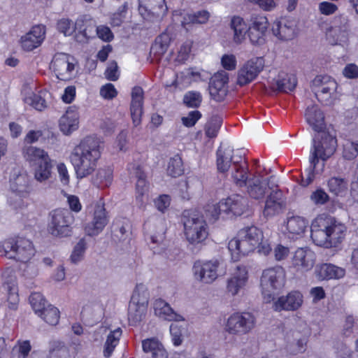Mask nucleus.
I'll list each match as a JSON object with an SVG mask.
<instances>
[{"instance_id":"cd10ccee","label":"nucleus","mask_w":358,"mask_h":358,"mask_svg":"<svg viewBox=\"0 0 358 358\" xmlns=\"http://www.w3.org/2000/svg\"><path fill=\"white\" fill-rule=\"evenodd\" d=\"M248 279V271L245 266L238 265L233 276L227 282V290L236 295L240 289L245 286Z\"/></svg>"},{"instance_id":"0eeeda50","label":"nucleus","mask_w":358,"mask_h":358,"mask_svg":"<svg viewBox=\"0 0 358 358\" xmlns=\"http://www.w3.org/2000/svg\"><path fill=\"white\" fill-rule=\"evenodd\" d=\"M4 256L17 262L27 263L35 255L33 243L23 237L10 238L2 243Z\"/></svg>"},{"instance_id":"7c9ffc66","label":"nucleus","mask_w":358,"mask_h":358,"mask_svg":"<svg viewBox=\"0 0 358 358\" xmlns=\"http://www.w3.org/2000/svg\"><path fill=\"white\" fill-rule=\"evenodd\" d=\"M308 225L307 220L301 216H292L287 217L286 229L292 235L291 238H296V236L302 235Z\"/></svg>"},{"instance_id":"69168bd1","label":"nucleus","mask_w":358,"mask_h":358,"mask_svg":"<svg viewBox=\"0 0 358 358\" xmlns=\"http://www.w3.org/2000/svg\"><path fill=\"white\" fill-rule=\"evenodd\" d=\"M95 31L97 36L105 42H110L114 38V35L110 29L106 25L96 27Z\"/></svg>"},{"instance_id":"5fc2aeb1","label":"nucleus","mask_w":358,"mask_h":358,"mask_svg":"<svg viewBox=\"0 0 358 358\" xmlns=\"http://www.w3.org/2000/svg\"><path fill=\"white\" fill-rule=\"evenodd\" d=\"M87 249V243L85 238H81L74 246L72 253L70 256L71 262L76 264L80 262L84 256Z\"/></svg>"},{"instance_id":"2eb2a0df","label":"nucleus","mask_w":358,"mask_h":358,"mask_svg":"<svg viewBox=\"0 0 358 358\" xmlns=\"http://www.w3.org/2000/svg\"><path fill=\"white\" fill-rule=\"evenodd\" d=\"M231 162L233 166L231 178L234 182L239 187L246 186L249 169L245 154L241 150L234 151L232 149Z\"/></svg>"},{"instance_id":"9d476101","label":"nucleus","mask_w":358,"mask_h":358,"mask_svg":"<svg viewBox=\"0 0 358 358\" xmlns=\"http://www.w3.org/2000/svg\"><path fill=\"white\" fill-rule=\"evenodd\" d=\"M248 36L253 45H264L269 27L267 17L263 14L252 13L248 20Z\"/></svg>"},{"instance_id":"ddd939ff","label":"nucleus","mask_w":358,"mask_h":358,"mask_svg":"<svg viewBox=\"0 0 358 358\" xmlns=\"http://www.w3.org/2000/svg\"><path fill=\"white\" fill-rule=\"evenodd\" d=\"M245 201L244 197L238 194L229 196L225 200L210 206V208H212V217L215 220H217L221 211L227 214L231 213L235 216H240L245 211Z\"/></svg>"},{"instance_id":"58836bf2","label":"nucleus","mask_w":358,"mask_h":358,"mask_svg":"<svg viewBox=\"0 0 358 358\" xmlns=\"http://www.w3.org/2000/svg\"><path fill=\"white\" fill-rule=\"evenodd\" d=\"M223 117L221 115H213L205 126V134L209 138H215L222 127Z\"/></svg>"},{"instance_id":"a18cd8bd","label":"nucleus","mask_w":358,"mask_h":358,"mask_svg":"<svg viewBox=\"0 0 358 358\" xmlns=\"http://www.w3.org/2000/svg\"><path fill=\"white\" fill-rule=\"evenodd\" d=\"M229 83V74L220 70L215 73L210 79L209 90H223Z\"/></svg>"},{"instance_id":"c85d7f7f","label":"nucleus","mask_w":358,"mask_h":358,"mask_svg":"<svg viewBox=\"0 0 358 358\" xmlns=\"http://www.w3.org/2000/svg\"><path fill=\"white\" fill-rule=\"evenodd\" d=\"M144 91H132L130 104V113L133 124L135 127L141 123L143 114Z\"/></svg>"},{"instance_id":"79ce46f5","label":"nucleus","mask_w":358,"mask_h":358,"mask_svg":"<svg viewBox=\"0 0 358 358\" xmlns=\"http://www.w3.org/2000/svg\"><path fill=\"white\" fill-rule=\"evenodd\" d=\"M47 324L55 326L59 323L60 318V312L59 309L52 305L43 309L41 312L37 313Z\"/></svg>"},{"instance_id":"c9c22d12","label":"nucleus","mask_w":358,"mask_h":358,"mask_svg":"<svg viewBox=\"0 0 358 358\" xmlns=\"http://www.w3.org/2000/svg\"><path fill=\"white\" fill-rule=\"evenodd\" d=\"M275 83L278 87L276 90H295L298 81L296 74L280 71Z\"/></svg>"},{"instance_id":"4c0bfd02","label":"nucleus","mask_w":358,"mask_h":358,"mask_svg":"<svg viewBox=\"0 0 358 358\" xmlns=\"http://www.w3.org/2000/svg\"><path fill=\"white\" fill-rule=\"evenodd\" d=\"M327 187L329 192L335 196H344L348 189V181L342 178L331 177L327 182Z\"/></svg>"},{"instance_id":"473e14b6","label":"nucleus","mask_w":358,"mask_h":358,"mask_svg":"<svg viewBox=\"0 0 358 358\" xmlns=\"http://www.w3.org/2000/svg\"><path fill=\"white\" fill-rule=\"evenodd\" d=\"M142 348L145 352H151L152 358H167L166 351L162 343L155 338L143 340Z\"/></svg>"},{"instance_id":"338daca9","label":"nucleus","mask_w":358,"mask_h":358,"mask_svg":"<svg viewBox=\"0 0 358 358\" xmlns=\"http://www.w3.org/2000/svg\"><path fill=\"white\" fill-rule=\"evenodd\" d=\"M221 64L227 71H234L236 68L237 61L235 55L224 54L221 58Z\"/></svg>"},{"instance_id":"7ed1b4c3","label":"nucleus","mask_w":358,"mask_h":358,"mask_svg":"<svg viewBox=\"0 0 358 358\" xmlns=\"http://www.w3.org/2000/svg\"><path fill=\"white\" fill-rule=\"evenodd\" d=\"M101 141L94 136H87L73 150L70 159L77 178H85L95 171L101 157Z\"/></svg>"},{"instance_id":"c756f323","label":"nucleus","mask_w":358,"mask_h":358,"mask_svg":"<svg viewBox=\"0 0 358 358\" xmlns=\"http://www.w3.org/2000/svg\"><path fill=\"white\" fill-rule=\"evenodd\" d=\"M210 18V13L206 10H198L182 15L181 27L188 31L194 24H206Z\"/></svg>"},{"instance_id":"4468645a","label":"nucleus","mask_w":358,"mask_h":358,"mask_svg":"<svg viewBox=\"0 0 358 358\" xmlns=\"http://www.w3.org/2000/svg\"><path fill=\"white\" fill-rule=\"evenodd\" d=\"M286 273L284 268L281 266H275L268 268L263 271L261 277V286L262 293L271 292L283 286L285 281Z\"/></svg>"},{"instance_id":"3c124183","label":"nucleus","mask_w":358,"mask_h":358,"mask_svg":"<svg viewBox=\"0 0 358 358\" xmlns=\"http://www.w3.org/2000/svg\"><path fill=\"white\" fill-rule=\"evenodd\" d=\"M3 287L8 292V301L11 304L12 308H15L19 302L18 287L15 280L5 282Z\"/></svg>"},{"instance_id":"1a4fd4ad","label":"nucleus","mask_w":358,"mask_h":358,"mask_svg":"<svg viewBox=\"0 0 358 358\" xmlns=\"http://www.w3.org/2000/svg\"><path fill=\"white\" fill-rule=\"evenodd\" d=\"M76 64L73 57L66 53L57 52L51 61L50 68L59 80L69 81L74 78L77 73Z\"/></svg>"},{"instance_id":"8fccbe9b","label":"nucleus","mask_w":358,"mask_h":358,"mask_svg":"<svg viewBox=\"0 0 358 358\" xmlns=\"http://www.w3.org/2000/svg\"><path fill=\"white\" fill-rule=\"evenodd\" d=\"M24 101L39 111H42L46 108L45 100L41 95L35 94L33 91L29 92L25 95Z\"/></svg>"},{"instance_id":"aec40b11","label":"nucleus","mask_w":358,"mask_h":358,"mask_svg":"<svg viewBox=\"0 0 358 358\" xmlns=\"http://www.w3.org/2000/svg\"><path fill=\"white\" fill-rule=\"evenodd\" d=\"M46 27L43 24L33 26L29 32L21 36L20 43L23 50L31 52L41 45L45 38Z\"/></svg>"},{"instance_id":"393cba45","label":"nucleus","mask_w":358,"mask_h":358,"mask_svg":"<svg viewBox=\"0 0 358 358\" xmlns=\"http://www.w3.org/2000/svg\"><path fill=\"white\" fill-rule=\"evenodd\" d=\"M285 204L282 199V192L276 189L267 196L263 214L266 217H273L282 212Z\"/></svg>"},{"instance_id":"4be33fe9","label":"nucleus","mask_w":358,"mask_h":358,"mask_svg":"<svg viewBox=\"0 0 358 358\" xmlns=\"http://www.w3.org/2000/svg\"><path fill=\"white\" fill-rule=\"evenodd\" d=\"M292 266L298 271H308L315 263V254L310 249L299 248L292 257Z\"/></svg>"},{"instance_id":"13d9d810","label":"nucleus","mask_w":358,"mask_h":358,"mask_svg":"<svg viewBox=\"0 0 358 358\" xmlns=\"http://www.w3.org/2000/svg\"><path fill=\"white\" fill-rule=\"evenodd\" d=\"M127 11V3L125 2L119 7L117 12L114 13L111 17L110 24L112 27H120L123 23Z\"/></svg>"},{"instance_id":"bb28decb","label":"nucleus","mask_w":358,"mask_h":358,"mask_svg":"<svg viewBox=\"0 0 358 358\" xmlns=\"http://www.w3.org/2000/svg\"><path fill=\"white\" fill-rule=\"evenodd\" d=\"M273 34L281 41H289L295 36V24L287 19L275 20L271 26Z\"/></svg>"},{"instance_id":"864d4df0","label":"nucleus","mask_w":358,"mask_h":358,"mask_svg":"<svg viewBox=\"0 0 358 358\" xmlns=\"http://www.w3.org/2000/svg\"><path fill=\"white\" fill-rule=\"evenodd\" d=\"M113 181V170L110 167L99 169L95 182L100 186H109Z\"/></svg>"},{"instance_id":"6ab92c4d","label":"nucleus","mask_w":358,"mask_h":358,"mask_svg":"<svg viewBox=\"0 0 358 358\" xmlns=\"http://www.w3.org/2000/svg\"><path fill=\"white\" fill-rule=\"evenodd\" d=\"M194 77H200V73L190 69L180 73L170 71L164 74L162 83L166 88L174 87L176 89L181 90L189 87Z\"/></svg>"},{"instance_id":"37998d69","label":"nucleus","mask_w":358,"mask_h":358,"mask_svg":"<svg viewBox=\"0 0 358 358\" xmlns=\"http://www.w3.org/2000/svg\"><path fill=\"white\" fill-rule=\"evenodd\" d=\"M248 192L250 197L259 199L264 196L266 187L259 178H252L248 180Z\"/></svg>"},{"instance_id":"c03bdc74","label":"nucleus","mask_w":358,"mask_h":358,"mask_svg":"<svg viewBox=\"0 0 358 358\" xmlns=\"http://www.w3.org/2000/svg\"><path fill=\"white\" fill-rule=\"evenodd\" d=\"M114 231L119 233L116 236L120 240L124 241L129 237L131 230L130 222L125 217L116 218L113 222Z\"/></svg>"},{"instance_id":"e2e57ef3","label":"nucleus","mask_w":358,"mask_h":358,"mask_svg":"<svg viewBox=\"0 0 358 358\" xmlns=\"http://www.w3.org/2000/svg\"><path fill=\"white\" fill-rule=\"evenodd\" d=\"M310 200L316 205H324L329 201V196L322 188H317L310 194Z\"/></svg>"},{"instance_id":"f257e3e1","label":"nucleus","mask_w":358,"mask_h":358,"mask_svg":"<svg viewBox=\"0 0 358 358\" xmlns=\"http://www.w3.org/2000/svg\"><path fill=\"white\" fill-rule=\"evenodd\" d=\"M305 118L312 129L317 133L310 150V162L315 167L320 159L327 161L334 155L337 148V138L335 134H332L327 129L324 114L318 106L313 104L308 106Z\"/></svg>"},{"instance_id":"a19ab883","label":"nucleus","mask_w":358,"mask_h":358,"mask_svg":"<svg viewBox=\"0 0 358 358\" xmlns=\"http://www.w3.org/2000/svg\"><path fill=\"white\" fill-rule=\"evenodd\" d=\"M149 292L143 284H137L134 289L129 303L141 306L143 302L145 306H148Z\"/></svg>"},{"instance_id":"f704fd0d","label":"nucleus","mask_w":358,"mask_h":358,"mask_svg":"<svg viewBox=\"0 0 358 358\" xmlns=\"http://www.w3.org/2000/svg\"><path fill=\"white\" fill-rule=\"evenodd\" d=\"M147 310L148 307L143 305V302L141 306L129 303L128 309V321L129 324L131 326L138 324L145 317Z\"/></svg>"},{"instance_id":"5701e85b","label":"nucleus","mask_w":358,"mask_h":358,"mask_svg":"<svg viewBox=\"0 0 358 358\" xmlns=\"http://www.w3.org/2000/svg\"><path fill=\"white\" fill-rule=\"evenodd\" d=\"M228 249L231 253V259L234 262L239 261L241 257L255 251L256 248L245 238L237 236L228 243Z\"/></svg>"},{"instance_id":"f03ea898","label":"nucleus","mask_w":358,"mask_h":358,"mask_svg":"<svg viewBox=\"0 0 358 358\" xmlns=\"http://www.w3.org/2000/svg\"><path fill=\"white\" fill-rule=\"evenodd\" d=\"M311 238L313 242L325 248L338 247L344 241L347 227L328 214L318 215L310 226Z\"/></svg>"},{"instance_id":"de8ad7c7","label":"nucleus","mask_w":358,"mask_h":358,"mask_svg":"<svg viewBox=\"0 0 358 358\" xmlns=\"http://www.w3.org/2000/svg\"><path fill=\"white\" fill-rule=\"evenodd\" d=\"M166 171L172 178L179 177L184 173L183 162L178 155L170 158Z\"/></svg>"},{"instance_id":"72a5a7b5","label":"nucleus","mask_w":358,"mask_h":358,"mask_svg":"<svg viewBox=\"0 0 358 358\" xmlns=\"http://www.w3.org/2000/svg\"><path fill=\"white\" fill-rule=\"evenodd\" d=\"M248 27L244 19L238 15H234L231 20V27L234 31V41L236 43H241L248 34Z\"/></svg>"},{"instance_id":"4d7b16f0","label":"nucleus","mask_w":358,"mask_h":358,"mask_svg":"<svg viewBox=\"0 0 358 358\" xmlns=\"http://www.w3.org/2000/svg\"><path fill=\"white\" fill-rule=\"evenodd\" d=\"M29 299L32 308L36 314L46 308L45 304L47 301L44 296L39 292L31 293Z\"/></svg>"},{"instance_id":"9b49d317","label":"nucleus","mask_w":358,"mask_h":358,"mask_svg":"<svg viewBox=\"0 0 358 358\" xmlns=\"http://www.w3.org/2000/svg\"><path fill=\"white\" fill-rule=\"evenodd\" d=\"M255 317L248 312H236L227 319L225 330L234 335H243L250 331L255 327Z\"/></svg>"},{"instance_id":"2f4dec72","label":"nucleus","mask_w":358,"mask_h":358,"mask_svg":"<svg viewBox=\"0 0 358 358\" xmlns=\"http://www.w3.org/2000/svg\"><path fill=\"white\" fill-rule=\"evenodd\" d=\"M232 149L218 148L216 151V165L218 172L225 173L231 166Z\"/></svg>"},{"instance_id":"603ef678","label":"nucleus","mask_w":358,"mask_h":358,"mask_svg":"<svg viewBox=\"0 0 358 358\" xmlns=\"http://www.w3.org/2000/svg\"><path fill=\"white\" fill-rule=\"evenodd\" d=\"M68 348L62 341H55L50 343L49 358H67Z\"/></svg>"},{"instance_id":"680f3d73","label":"nucleus","mask_w":358,"mask_h":358,"mask_svg":"<svg viewBox=\"0 0 358 358\" xmlns=\"http://www.w3.org/2000/svg\"><path fill=\"white\" fill-rule=\"evenodd\" d=\"M202 117V114L199 110H192L188 113L187 115L182 117L181 121L186 127H192Z\"/></svg>"},{"instance_id":"39448f33","label":"nucleus","mask_w":358,"mask_h":358,"mask_svg":"<svg viewBox=\"0 0 358 358\" xmlns=\"http://www.w3.org/2000/svg\"><path fill=\"white\" fill-rule=\"evenodd\" d=\"M184 234L192 244L205 241L208 236V227L203 216L194 209L184 210L181 215Z\"/></svg>"},{"instance_id":"09e8293b","label":"nucleus","mask_w":358,"mask_h":358,"mask_svg":"<svg viewBox=\"0 0 358 358\" xmlns=\"http://www.w3.org/2000/svg\"><path fill=\"white\" fill-rule=\"evenodd\" d=\"M83 23V20H77L75 24L69 18H62L57 22V29L64 36H71L76 31V28Z\"/></svg>"},{"instance_id":"f8f14e48","label":"nucleus","mask_w":358,"mask_h":358,"mask_svg":"<svg viewBox=\"0 0 358 358\" xmlns=\"http://www.w3.org/2000/svg\"><path fill=\"white\" fill-rule=\"evenodd\" d=\"M10 189L14 194L12 204L15 208H21L27 205L23 199H28L33 192L32 180L27 174H20L10 182Z\"/></svg>"},{"instance_id":"6e6552de","label":"nucleus","mask_w":358,"mask_h":358,"mask_svg":"<svg viewBox=\"0 0 358 358\" xmlns=\"http://www.w3.org/2000/svg\"><path fill=\"white\" fill-rule=\"evenodd\" d=\"M148 157L139 152L134 154L133 162L127 165V170L130 173L134 174L136 178V201L140 206H143L145 196H148L149 183L147 175L144 171Z\"/></svg>"},{"instance_id":"052dcab7","label":"nucleus","mask_w":358,"mask_h":358,"mask_svg":"<svg viewBox=\"0 0 358 358\" xmlns=\"http://www.w3.org/2000/svg\"><path fill=\"white\" fill-rule=\"evenodd\" d=\"M171 202V196L169 194H160L154 200L156 208L161 213H164L170 207Z\"/></svg>"},{"instance_id":"49530a36","label":"nucleus","mask_w":358,"mask_h":358,"mask_svg":"<svg viewBox=\"0 0 358 358\" xmlns=\"http://www.w3.org/2000/svg\"><path fill=\"white\" fill-rule=\"evenodd\" d=\"M312 86L320 87L321 90H337L338 84L336 80L328 75H318L312 81Z\"/></svg>"},{"instance_id":"ea45409f","label":"nucleus","mask_w":358,"mask_h":358,"mask_svg":"<svg viewBox=\"0 0 358 358\" xmlns=\"http://www.w3.org/2000/svg\"><path fill=\"white\" fill-rule=\"evenodd\" d=\"M121 335L122 330L120 328H117L109 333L104 345L103 355L105 357L108 358L111 356L115 347L119 343Z\"/></svg>"},{"instance_id":"dca6fc26","label":"nucleus","mask_w":358,"mask_h":358,"mask_svg":"<svg viewBox=\"0 0 358 358\" xmlns=\"http://www.w3.org/2000/svg\"><path fill=\"white\" fill-rule=\"evenodd\" d=\"M264 59L263 57H255L248 60L239 70L237 84L243 87L254 80L263 70Z\"/></svg>"},{"instance_id":"bf43d9fd","label":"nucleus","mask_w":358,"mask_h":358,"mask_svg":"<svg viewBox=\"0 0 358 358\" xmlns=\"http://www.w3.org/2000/svg\"><path fill=\"white\" fill-rule=\"evenodd\" d=\"M358 155V143L347 141L343 145V157L347 160H352Z\"/></svg>"},{"instance_id":"e433bc0d","label":"nucleus","mask_w":358,"mask_h":358,"mask_svg":"<svg viewBox=\"0 0 358 358\" xmlns=\"http://www.w3.org/2000/svg\"><path fill=\"white\" fill-rule=\"evenodd\" d=\"M238 236L245 238L251 243L256 248L259 241L264 238L263 232L257 227H246L238 231Z\"/></svg>"},{"instance_id":"a878e982","label":"nucleus","mask_w":358,"mask_h":358,"mask_svg":"<svg viewBox=\"0 0 358 358\" xmlns=\"http://www.w3.org/2000/svg\"><path fill=\"white\" fill-rule=\"evenodd\" d=\"M315 273L320 280H339L345 275V269L331 263H323L315 267Z\"/></svg>"},{"instance_id":"6e6d98bb","label":"nucleus","mask_w":358,"mask_h":358,"mask_svg":"<svg viewBox=\"0 0 358 358\" xmlns=\"http://www.w3.org/2000/svg\"><path fill=\"white\" fill-rule=\"evenodd\" d=\"M202 101V96L198 92L188 91L184 96L183 103L188 108H199Z\"/></svg>"},{"instance_id":"f3484780","label":"nucleus","mask_w":358,"mask_h":358,"mask_svg":"<svg viewBox=\"0 0 358 358\" xmlns=\"http://www.w3.org/2000/svg\"><path fill=\"white\" fill-rule=\"evenodd\" d=\"M219 262L196 261L193 265V273L196 280L203 283H212L217 278Z\"/></svg>"},{"instance_id":"412c9836","label":"nucleus","mask_w":358,"mask_h":358,"mask_svg":"<svg viewBox=\"0 0 358 358\" xmlns=\"http://www.w3.org/2000/svg\"><path fill=\"white\" fill-rule=\"evenodd\" d=\"M80 115L78 107L73 105L66 109L59 120L60 131L65 135H69L78 129Z\"/></svg>"},{"instance_id":"a211bd4d","label":"nucleus","mask_w":358,"mask_h":358,"mask_svg":"<svg viewBox=\"0 0 358 358\" xmlns=\"http://www.w3.org/2000/svg\"><path fill=\"white\" fill-rule=\"evenodd\" d=\"M109 221L108 213L103 203H96L94 206L92 222L85 227V233L90 236L99 234L108 224Z\"/></svg>"},{"instance_id":"b1692460","label":"nucleus","mask_w":358,"mask_h":358,"mask_svg":"<svg viewBox=\"0 0 358 358\" xmlns=\"http://www.w3.org/2000/svg\"><path fill=\"white\" fill-rule=\"evenodd\" d=\"M303 303V295L299 291H292L286 296H282L273 303L275 311H294L298 310Z\"/></svg>"},{"instance_id":"774afa93","label":"nucleus","mask_w":358,"mask_h":358,"mask_svg":"<svg viewBox=\"0 0 358 358\" xmlns=\"http://www.w3.org/2000/svg\"><path fill=\"white\" fill-rule=\"evenodd\" d=\"M41 130H29L24 137L23 142L24 146H33L32 144L36 143L43 136Z\"/></svg>"},{"instance_id":"0e129e2a","label":"nucleus","mask_w":358,"mask_h":358,"mask_svg":"<svg viewBox=\"0 0 358 358\" xmlns=\"http://www.w3.org/2000/svg\"><path fill=\"white\" fill-rule=\"evenodd\" d=\"M314 96L317 101L324 106H331L334 104L335 99L332 97L331 91H313Z\"/></svg>"},{"instance_id":"423d86ee","label":"nucleus","mask_w":358,"mask_h":358,"mask_svg":"<svg viewBox=\"0 0 358 358\" xmlns=\"http://www.w3.org/2000/svg\"><path fill=\"white\" fill-rule=\"evenodd\" d=\"M74 217L70 210L66 208L52 210L49 214L48 231L54 237L66 238L73 233Z\"/></svg>"},{"instance_id":"20e7f679","label":"nucleus","mask_w":358,"mask_h":358,"mask_svg":"<svg viewBox=\"0 0 358 358\" xmlns=\"http://www.w3.org/2000/svg\"><path fill=\"white\" fill-rule=\"evenodd\" d=\"M22 153L37 182H45L52 178L54 161L47 151L36 146H25Z\"/></svg>"}]
</instances>
